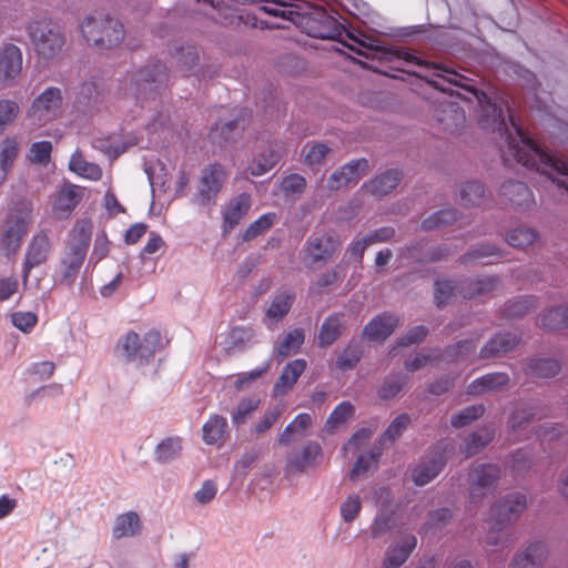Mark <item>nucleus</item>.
Wrapping results in <instances>:
<instances>
[{
    "label": "nucleus",
    "mask_w": 568,
    "mask_h": 568,
    "mask_svg": "<svg viewBox=\"0 0 568 568\" xmlns=\"http://www.w3.org/2000/svg\"><path fill=\"white\" fill-rule=\"evenodd\" d=\"M514 133L510 132L504 110L496 104L484 108L479 124L483 129L497 131L505 140L501 146V158L506 164L511 161L534 169L547 175L559 187L568 192V162L556 158L540 149L527 132L516 123L515 116L509 114Z\"/></svg>",
    "instance_id": "obj_1"
},
{
    "label": "nucleus",
    "mask_w": 568,
    "mask_h": 568,
    "mask_svg": "<svg viewBox=\"0 0 568 568\" xmlns=\"http://www.w3.org/2000/svg\"><path fill=\"white\" fill-rule=\"evenodd\" d=\"M162 335L156 329H150L143 337L130 331L115 345V354L126 363L138 362L140 365H146L160 349Z\"/></svg>",
    "instance_id": "obj_2"
},
{
    "label": "nucleus",
    "mask_w": 568,
    "mask_h": 568,
    "mask_svg": "<svg viewBox=\"0 0 568 568\" xmlns=\"http://www.w3.org/2000/svg\"><path fill=\"white\" fill-rule=\"evenodd\" d=\"M81 32L85 41L100 50H109L124 38L123 24L108 16L88 17L81 24Z\"/></svg>",
    "instance_id": "obj_3"
},
{
    "label": "nucleus",
    "mask_w": 568,
    "mask_h": 568,
    "mask_svg": "<svg viewBox=\"0 0 568 568\" xmlns=\"http://www.w3.org/2000/svg\"><path fill=\"white\" fill-rule=\"evenodd\" d=\"M168 78L166 67L161 62H155L134 72L125 81V90H129L136 102H141L143 106L146 100L154 99L160 93L168 82Z\"/></svg>",
    "instance_id": "obj_4"
},
{
    "label": "nucleus",
    "mask_w": 568,
    "mask_h": 568,
    "mask_svg": "<svg viewBox=\"0 0 568 568\" xmlns=\"http://www.w3.org/2000/svg\"><path fill=\"white\" fill-rule=\"evenodd\" d=\"M527 507L526 495L514 493L500 499L490 508L489 532L487 544L499 545V531L507 525L516 521Z\"/></svg>",
    "instance_id": "obj_5"
},
{
    "label": "nucleus",
    "mask_w": 568,
    "mask_h": 568,
    "mask_svg": "<svg viewBox=\"0 0 568 568\" xmlns=\"http://www.w3.org/2000/svg\"><path fill=\"white\" fill-rule=\"evenodd\" d=\"M27 31L36 52L43 59L54 58L65 44L61 28L49 19L31 21Z\"/></svg>",
    "instance_id": "obj_6"
},
{
    "label": "nucleus",
    "mask_w": 568,
    "mask_h": 568,
    "mask_svg": "<svg viewBox=\"0 0 568 568\" xmlns=\"http://www.w3.org/2000/svg\"><path fill=\"white\" fill-rule=\"evenodd\" d=\"M317 14L320 17L316 22L317 26L312 28L308 32L310 36L318 39L337 40L356 54L364 55L366 58H369L371 54L364 51L365 49L368 51H382L379 48L368 47L364 41L347 31L343 24L326 12L321 11Z\"/></svg>",
    "instance_id": "obj_7"
},
{
    "label": "nucleus",
    "mask_w": 568,
    "mask_h": 568,
    "mask_svg": "<svg viewBox=\"0 0 568 568\" xmlns=\"http://www.w3.org/2000/svg\"><path fill=\"white\" fill-rule=\"evenodd\" d=\"M64 98L59 87H48L41 91L27 109L26 116L37 126H43L63 113Z\"/></svg>",
    "instance_id": "obj_8"
},
{
    "label": "nucleus",
    "mask_w": 568,
    "mask_h": 568,
    "mask_svg": "<svg viewBox=\"0 0 568 568\" xmlns=\"http://www.w3.org/2000/svg\"><path fill=\"white\" fill-rule=\"evenodd\" d=\"M32 220V209L24 205L17 212H11L6 220V229L0 236V247L7 256L14 255L28 232Z\"/></svg>",
    "instance_id": "obj_9"
},
{
    "label": "nucleus",
    "mask_w": 568,
    "mask_h": 568,
    "mask_svg": "<svg viewBox=\"0 0 568 568\" xmlns=\"http://www.w3.org/2000/svg\"><path fill=\"white\" fill-rule=\"evenodd\" d=\"M395 55L398 59H402L406 62L415 63L420 67H426L427 69H434L437 72L433 74V78L427 79V82L432 84L434 88L446 92L447 88L444 85V83L453 84L456 87H460L466 89L467 91L474 92L475 89L467 85L464 81L468 80L465 75L456 72L453 69H449L443 63H436V62H426L422 60L420 58L416 57L415 54L407 52L405 50H396Z\"/></svg>",
    "instance_id": "obj_10"
},
{
    "label": "nucleus",
    "mask_w": 568,
    "mask_h": 568,
    "mask_svg": "<svg viewBox=\"0 0 568 568\" xmlns=\"http://www.w3.org/2000/svg\"><path fill=\"white\" fill-rule=\"evenodd\" d=\"M226 171L219 163L205 166L199 179L193 201L200 205L215 204L226 181Z\"/></svg>",
    "instance_id": "obj_11"
},
{
    "label": "nucleus",
    "mask_w": 568,
    "mask_h": 568,
    "mask_svg": "<svg viewBox=\"0 0 568 568\" xmlns=\"http://www.w3.org/2000/svg\"><path fill=\"white\" fill-rule=\"evenodd\" d=\"M51 253V241L45 230L34 233L28 244L23 264H22V282L26 285L29 281L31 271L44 264Z\"/></svg>",
    "instance_id": "obj_12"
},
{
    "label": "nucleus",
    "mask_w": 568,
    "mask_h": 568,
    "mask_svg": "<svg viewBox=\"0 0 568 568\" xmlns=\"http://www.w3.org/2000/svg\"><path fill=\"white\" fill-rule=\"evenodd\" d=\"M499 477L500 468L497 465L479 464L474 466L469 474L470 501L475 503L486 493L493 490Z\"/></svg>",
    "instance_id": "obj_13"
},
{
    "label": "nucleus",
    "mask_w": 568,
    "mask_h": 568,
    "mask_svg": "<svg viewBox=\"0 0 568 568\" xmlns=\"http://www.w3.org/2000/svg\"><path fill=\"white\" fill-rule=\"evenodd\" d=\"M22 51L12 43H6L0 48V83L11 87L22 71Z\"/></svg>",
    "instance_id": "obj_14"
},
{
    "label": "nucleus",
    "mask_w": 568,
    "mask_h": 568,
    "mask_svg": "<svg viewBox=\"0 0 568 568\" xmlns=\"http://www.w3.org/2000/svg\"><path fill=\"white\" fill-rule=\"evenodd\" d=\"M339 242L332 235H312L305 247V260L311 265L327 262L338 248Z\"/></svg>",
    "instance_id": "obj_15"
},
{
    "label": "nucleus",
    "mask_w": 568,
    "mask_h": 568,
    "mask_svg": "<svg viewBox=\"0 0 568 568\" xmlns=\"http://www.w3.org/2000/svg\"><path fill=\"white\" fill-rule=\"evenodd\" d=\"M82 191L78 185L65 183L57 192L52 211L57 219H68L82 199Z\"/></svg>",
    "instance_id": "obj_16"
},
{
    "label": "nucleus",
    "mask_w": 568,
    "mask_h": 568,
    "mask_svg": "<svg viewBox=\"0 0 568 568\" xmlns=\"http://www.w3.org/2000/svg\"><path fill=\"white\" fill-rule=\"evenodd\" d=\"M251 195L248 193H241L231 199L225 205L222 216V230L224 234L230 233L236 225L245 217L251 209Z\"/></svg>",
    "instance_id": "obj_17"
},
{
    "label": "nucleus",
    "mask_w": 568,
    "mask_h": 568,
    "mask_svg": "<svg viewBox=\"0 0 568 568\" xmlns=\"http://www.w3.org/2000/svg\"><path fill=\"white\" fill-rule=\"evenodd\" d=\"M368 166L366 159L351 161L331 174L327 180V187L329 190H339L349 183L356 182L367 171Z\"/></svg>",
    "instance_id": "obj_18"
},
{
    "label": "nucleus",
    "mask_w": 568,
    "mask_h": 568,
    "mask_svg": "<svg viewBox=\"0 0 568 568\" xmlns=\"http://www.w3.org/2000/svg\"><path fill=\"white\" fill-rule=\"evenodd\" d=\"M500 196L505 203L520 209L527 210L535 203L534 194L530 189L519 181H507L500 186Z\"/></svg>",
    "instance_id": "obj_19"
},
{
    "label": "nucleus",
    "mask_w": 568,
    "mask_h": 568,
    "mask_svg": "<svg viewBox=\"0 0 568 568\" xmlns=\"http://www.w3.org/2000/svg\"><path fill=\"white\" fill-rule=\"evenodd\" d=\"M307 362L304 358H296L288 362L273 386V396H284L292 390L300 376L305 372Z\"/></svg>",
    "instance_id": "obj_20"
},
{
    "label": "nucleus",
    "mask_w": 568,
    "mask_h": 568,
    "mask_svg": "<svg viewBox=\"0 0 568 568\" xmlns=\"http://www.w3.org/2000/svg\"><path fill=\"white\" fill-rule=\"evenodd\" d=\"M446 459L444 453L436 450L432 453L427 460L418 464L412 473L414 483L417 486H424L439 475L444 469Z\"/></svg>",
    "instance_id": "obj_21"
},
{
    "label": "nucleus",
    "mask_w": 568,
    "mask_h": 568,
    "mask_svg": "<svg viewBox=\"0 0 568 568\" xmlns=\"http://www.w3.org/2000/svg\"><path fill=\"white\" fill-rule=\"evenodd\" d=\"M85 257V253L64 245V251L60 258L61 281L63 283L72 285L75 282Z\"/></svg>",
    "instance_id": "obj_22"
},
{
    "label": "nucleus",
    "mask_w": 568,
    "mask_h": 568,
    "mask_svg": "<svg viewBox=\"0 0 568 568\" xmlns=\"http://www.w3.org/2000/svg\"><path fill=\"white\" fill-rule=\"evenodd\" d=\"M397 324L398 318L395 315L384 313L366 324L363 335L373 342L385 341L394 332Z\"/></svg>",
    "instance_id": "obj_23"
},
{
    "label": "nucleus",
    "mask_w": 568,
    "mask_h": 568,
    "mask_svg": "<svg viewBox=\"0 0 568 568\" xmlns=\"http://www.w3.org/2000/svg\"><path fill=\"white\" fill-rule=\"evenodd\" d=\"M93 232V222L89 217L78 220L69 231L65 245L88 254Z\"/></svg>",
    "instance_id": "obj_24"
},
{
    "label": "nucleus",
    "mask_w": 568,
    "mask_h": 568,
    "mask_svg": "<svg viewBox=\"0 0 568 568\" xmlns=\"http://www.w3.org/2000/svg\"><path fill=\"white\" fill-rule=\"evenodd\" d=\"M547 556L548 549L545 542H532L514 558L511 568H540Z\"/></svg>",
    "instance_id": "obj_25"
},
{
    "label": "nucleus",
    "mask_w": 568,
    "mask_h": 568,
    "mask_svg": "<svg viewBox=\"0 0 568 568\" xmlns=\"http://www.w3.org/2000/svg\"><path fill=\"white\" fill-rule=\"evenodd\" d=\"M403 178L397 169H390L377 175L375 179L364 183L363 189L375 196H383L393 191Z\"/></svg>",
    "instance_id": "obj_26"
},
{
    "label": "nucleus",
    "mask_w": 568,
    "mask_h": 568,
    "mask_svg": "<svg viewBox=\"0 0 568 568\" xmlns=\"http://www.w3.org/2000/svg\"><path fill=\"white\" fill-rule=\"evenodd\" d=\"M345 328L344 314L335 313L327 316L321 325L318 333V345L328 347L334 344Z\"/></svg>",
    "instance_id": "obj_27"
},
{
    "label": "nucleus",
    "mask_w": 568,
    "mask_h": 568,
    "mask_svg": "<svg viewBox=\"0 0 568 568\" xmlns=\"http://www.w3.org/2000/svg\"><path fill=\"white\" fill-rule=\"evenodd\" d=\"M518 342L517 335L513 333H498L485 344L479 356L480 358H490L504 355L511 351Z\"/></svg>",
    "instance_id": "obj_28"
},
{
    "label": "nucleus",
    "mask_w": 568,
    "mask_h": 568,
    "mask_svg": "<svg viewBox=\"0 0 568 568\" xmlns=\"http://www.w3.org/2000/svg\"><path fill=\"white\" fill-rule=\"evenodd\" d=\"M322 449L317 443L306 444L300 454H292L287 458L286 469L288 473H302L314 465Z\"/></svg>",
    "instance_id": "obj_29"
},
{
    "label": "nucleus",
    "mask_w": 568,
    "mask_h": 568,
    "mask_svg": "<svg viewBox=\"0 0 568 568\" xmlns=\"http://www.w3.org/2000/svg\"><path fill=\"white\" fill-rule=\"evenodd\" d=\"M202 438L207 445L221 446L227 437L226 418L220 415L211 416L202 427Z\"/></svg>",
    "instance_id": "obj_30"
},
{
    "label": "nucleus",
    "mask_w": 568,
    "mask_h": 568,
    "mask_svg": "<svg viewBox=\"0 0 568 568\" xmlns=\"http://www.w3.org/2000/svg\"><path fill=\"white\" fill-rule=\"evenodd\" d=\"M508 383V374L501 372L489 373L473 381L468 385L467 393L470 395H480L485 392L497 390Z\"/></svg>",
    "instance_id": "obj_31"
},
{
    "label": "nucleus",
    "mask_w": 568,
    "mask_h": 568,
    "mask_svg": "<svg viewBox=\"0 0 568 568\" xmlns=\"http://www.w3.org/2000/svg\"><path fill=\"white\" fill-rule=\"evenodd\" d=\"M497 283L498 278L495 276L466 280L458 285V293L464 298H474L491 292L497 286Z\"/></svg>",
    "instance_id": "obj_32"
},
{
    "label": "nucleus",
    "mask_w": 568,
    "mask_h": 568,
    "mask_svg": "<svg viewBox=\"0 0 568 568\" xmlns=\"http://www.w3.org/2000/svg\"><path fill=\"white\" fill-rule=\"evenodd\" d=\"M416 544L417 539L414 535L406 536L400 545L395 546L387 552L384 568H398L402 566L416 547Z\"/></svg>",
    "instance_id": "obj_33"
},
{
    "label": "nucleus",
    "mask_w": 568,
    "mask_h": 568,
    "mask_svg": "<svg viewBox=\"0 0 568 568\" xmlns=\"http://www.w3.org/2000/svg\"><path fill=\"white\" fill-rule=\"evenodd\" d=\"M305 341V333L303 328H294L290 331L278 342L276 347V357L282 362L292 354H296Z\"/></svg>",
    "instance_id": "obj_34"
},
{
    "label": "nucleus",
    "mask_w": 568,
    "mask_h": 568,
    "mask_svg": "<svg viewBox=\"0 0 568 568\" xmlns=\"http://www.w3.org/2000/svg\"><path fill=\"white\" fill-rule=\"evenodd\" d=\"M295 295L283 292L274 296L265 312V317L272 322L282 321L291 311Z\"/></svg>",
    "instance_id": "obj_35"
},
{
    "label": "nucleus",
    "mask_w": 568,
    "mask_h": 568,
    "mask_svg": "<svg viewBox=\"0 0 568 568\" xmlns=\"http://www.w3.org/2000/svg\"><path fill=\"white\" fill-rule=\"evenodd\" d=\"M141 529L140 517L135 511H128L116 517L113 537L116 539L136 535Z\"/></svg>",
    "instance_id": "obj_36"
},
{
    "label": "nucleus",
    "mask_w": 568,
    "mask_h": 568,
    "mask_svg": "<svg viewBox=\"0 0 568 568\" xmlns=\"http://www.w3.org/2000/svg\"><path fill=\"white\" fill-rule=\"evenodd\" d=\"M209 6L212 10L211 13L205 12L214 21L224 26L234 24L242 19V16L237 14L236 10L230 6L223 4L217 0H197Z\"/></svg>",
    "instance_id": "obj_37"
},
{
    "label": "nucleus",
    "mask_w": 568,
    "mask_h": 568,
    "mask_svg": "<svg viewBox=\"0 0 568 568\" xmlns=\"http://www.w3.org/2000/svg\"><path fill=\"white\" fill-rule=\"evenodd\" d=\"M312 425V417L307 413L298 414L281 433L278 443L281 445L290 444L295 436H304L306 429Z\"/></svg>",
    "instance_id": "obj_38"
},
{
    "label": "nucleus",
    "mask_w": 568,
    "mask_h": 568,
    "mask_svg": "<svg viewBox=\"0 0 568 568\" xmlns=\"http://www.w3.org/2000/svg\"><path fill=\"white\" fill-rule=\"evenodd\" d=\"M559 371V363L551 358L530 359L525 368L527 375L539 378L554 377Z\"/></svg>",
    "instance_id": "obj_39"
},
{
    "label": "nucleus",
    "mask_w": 568,
    "mask_h": 568,
    "mask_svg": "<svg viewBox=\"0 0 568 568\" xmlns=\"http://www.w3.org/2000/svg\"><path fill=\"white\" fill-rule=\"evenodd\" d=\"M19 141L16 136L8 135L2 140L0 150V169L7 174L13 166L19 155Z\"/></svg>",
    "instance_id": "obj_40"
},
{
    "label": "nucleus",
    "mask_w": 568,
    "mask_h": 568,
    "mask_svg": "<svg viewBox=\"0 0 568 568\" xmlns=\"http://www.w3.org/2000/svg\"><path fill=\"white\" fill-rule=\"evenodd\" d=\"M485 199V187L477 181H469L460 187V203L464 206L480 205Z\"/></svg>",
    "instance_id": "obj_41"
},
{
    "label": "nucleus",
    "mask_w": 568,
    "mask_h": 568,
    "mask_svg": "<svg viewBox=\"0 0 568 568\" xmlns=\"http://www.w3.org/2000/svg\"><path fill=\"white\" fill-rule=\"evenodd\" d=\"M260 9L265 13L281 17L290 21H295V18L305 16V13H300L296 10L297 6L288 3L286 0H273L271 4L262 6Z\"/></svg>",
    "instance_id": "obj_42"
},
{
    "label": "nucleus",
    "mask_w": 568,
    "mask_h": 568,
    "mask_svg": "<svg viewBox=\"0 0 568 568\" xmlns=\"http://www.w3.org/2000/svg\"><path fill=\"white\" fill-rule=\"evenodd\" d=\"M281 154L275 150H268L266 153H260L250 164L252 175H263L272 170L280 161Z\"/></svg>",
    "instance_id": "obj_43"
},
{
    "label": "nucleus",
    "mask_w": 568,
    "mask_h": 568,
    "mask_svg": "<svg viewBox=\"0 0 568 568\" xmlns=\"http://www.w3.org/2000/svg\"><path fill=\"white\" fill-rule=\"evenodd\" d=\"M276 214L273 212L265 213L261 215L257 220L252 222L243 232L242 240L245 242H250L261 234L265 233L270 230L275 223Z\"/></svg>",
    "instance_id": "obj_44"
},
{
    "label": "nucleus",
    "mask_w": 568,
    "mask_h": 568,
    "mask_svg": "<svg viewBox=\"0 0 568 568\" xmlns=\"http://www.w3.org/2000/svg\"><path fill=\"white\" fill-rule=\"evenodd\" d=\"M362 358V349L357 344H349L337 354L336 368L346 372L356 367Z\"/></svg>",
    "instance_id": "obj_45"
},
{
    "label": "nucleus",
    "mask_w": 568,
    "mask_h": 568,
    "mask_svg": "<svg viewBox=\"0 0 568 568\" xmlns=\"http://www.w3.org/2000/svg\"><path fill=\"white\" fill-rule=\"evenodd\" d=\"M536 307L537 300L534 296H524L509 302L503 313L506 318H519Z\"/></svg>",
    "instance_id": "obj_46"
},
{
    "label": "nucleus",
    "mask_w": 568,
    "mask_h": 568,
    "mask_svg": "<svg viewBox=\"0 0 568 568\" xmlns=\"http://www.w3.org/2000/svg\"><path fill=\"white\" fill-rule=\"evenodd\" d=\"M480 338L477 335L475 339H463L445 349L443 357L447 361L456 362L467 358L476 349V342Z\"/></svg>",
    "instance_id": "obj_47"
},
{
    "label": "nucleus",
    "mask_w": 568,
    "mask_h": 568,
    "mask_svg": "<svg viewBox=\"0 0 568 568\" xmlns=\"http://www.w3.org/2000/svg\"><path fill=\"white\" fill-rule=\"evenodd\" d=\"M354 410V406L349 402L339 403L325 423L326 430L333 433L339 425H343L353 416Z\"/></svg>",
    "instance_id": "obj_48"
},
{
    "label": "nucleus",
    "mask_w": 568,
    "mask_h": 568,
    "mask_svg": "<svg viewBox=\"0 0 568 568\" xmlns=\"http://www.w3.org/2000/svg\"><path fill=\"white\" fill-rule=\"evenodd\" d=\"M182 450V442L180 437H168L163 439L155 448V458L161 463H165L176 458Z\"/></svg>",
    "instance_id": "obj_49"
},
{
    "label": "nucleus",
    "mask_w": 568,
    "mask_h": 568,
    "mask_svg": "<svg viewBox=\"0 0 568 568\" xmlns=\"http://www.w3.org/2000/svg\"><path fill=\"white\" fill-rule=\"evenodd\" d=\"M456 219L457 212L455 209H445L435 212L429 217L425 219L422 222L420 227L424 231L436 230L452 224Z\"/></svg>",
    "instance_id": "obj_50"
},
{
    "label": "nucleus",
    "mask_w": 568,
    "mask_h": 568,
    "mask_svg": "<svg viewBox=\"0 0 568 568\" xmlns=\"http://www.w3.org/2000/svg\"><path fill=\"white\" fill-rule=\"evenodd\" d=\"M260 403L261 400L257 397L242 398L231 415L232 423L236 426L245 424L251 415L258 408Z\"/></svg>",
    "instance_id": "obj_51"
},
{
    "label": "nucleus",
    "mask_w": 568,
    "mask_h": 568,
    "mask_svg": "<svg viewBox=\"0 0 568 568\" xmlns=\"http://www.w3.org/2000/svg\"><path fill=\"white\" fill-rule=\"evenodd\" d=\"M21 113L19 103L11 99H0V134L13 124Z\"/></svg>",
    "instance_id": "obj_52"
},
{
    "label": "nucleus",
    "mask_w": 568,
    "mask_h": 568,
    "mask_svg": "<svg viewBox=\"0 0 568 568\" xmlns=\"http://www.w3.org/2000/svg\"><path fill=\"white\" fill-rule=\"evenodd\" d=\"M542 327L559 329L568 326V305L550 308L541 318Z\"/></svg>",
    "instance_id": "obj_53"
},
{
    "label": "nucleus",
    "mask_w": 568,
    "mask_h": 568,
    "mask_svg": "<svg viewBox=\"0 0 568 568\" xmlns=\"http://www.w3.org/2000/svg\"><path fill=\"white\" fill-rule=\"evenodd\" d=\"M382 453L381 450L371 452L368 455L357 457L349 473V478L356 480L359 476L365 475L369 469L376 468Z\"/></svg>",
    "instance_id": "obj_54"
},
{
    "label": "nucleus",
    "mask_w": 568,
    "mask_h": 568,
    "mask_svg": "<svg viewBox=\"0 0 568 568\" xmlns=\"http://www.w3.org/2000/svg\"><path fill=\"white\" fill-rule=\"evenodd\" d=\"M537 236L534 229L517 227L507 233L506 241L514 247L525 248L531 245L537 240Z\"/></svg>",
    "instance_id": "obj_55"
},
{
    "label": "nucleus",
    "mask_w": 568,
    "mask_h": 568,
    "mask_svg": "<svg viewBox=\"0 0 568 568\" xmlns=\"http://www.w3.org/2000/svg\"><path fill=\"white\" fill-rule=\"evenodd\" d=\"M537 412L534 407L517 408L509 418V427L513 433L527 429L535 419Z\"/></svg>",
    "instance_id": "obj_56"
},
{
    "label": "nucleus",
    "mask_w": 568,
    "mask_h": 568,
    "mask_svg": "<svg viewBox=\"0 0 568 568\" xmlns=\"http://www.w3.org/2000/svg\"><path fill=\"white\" fill-rule=\"evenodd\" d=\"M231 347L244 349L254 342L255 332L248 326H235L229 334Z\"/></svg>",
    "instance_id": "obj_57"
},
{
    "label": "nucleus",
    "mask_w": 568,
    "mask_h": 568,
    "mask_svg": "<svg viewBox=\"0 0 568 568\" xmlns=\"http://www.w3.org/2000/svg\"><path fill=\"white\" fill-rule=\"evenodd\" d=\"M406 383L407 377L403 375L386 377L377 390L378 397L382 399L394 398L400 393Z\"/></svg>",
    "instance_id": "obj_58"
},
{
    "label": "nucleus",
    "mask_w": 568,
    "mask_h": 568,
    "mask_svg": "<svg viewBox=\"0 0 568 568\" xmlns=\"http://www.w3.org/2000/svg\"><path fill=\"white\" fill-rule=\"evenodd\" d=\"M52 143L50 141H39L31 144L28 159L34 164L47 165L51 160Z\"/></svg>",
    "instance_id": "obj_59"
},
{
    "label": "nucleus",
    "mask_w": 568,
    "mask_h": 568,
    "mask_svg": "<svg viewBox=\"0 0 568 568\" xmlns=\"http://www.w3.org/2000/svg\"><path fill=\"white\" fill-rule=\"evenodd\" d=\"M493 432L485 430L484 433H471L468 435V437L465 439V446L463 448V452L467 456H473L477 454L481 448H484L491 439H493Z\"/></svg>",
    "instance_id": "obj_60"
},
{
    "label": "nucleus",
    "mask_w": 568,
    "mask_h": 568,
    "mask_svg": "<svg viewBox=\"0 0 568 568\" xmlns=\"http://www.w3.org/2000/svg\"><path fill=\"white\" fill-rule=\"evenodd\" d=\"M484 412L485 407L483 405L468 406L452 417V425L456 428L467 426L483 416Z\"/></svg>",
    "instance_id": "obj_61"
},
{
    "label": "nucleus",
    "mask_w": 568,
    "mask_h": 568,
    "mask_svg": "<svg viewBox=\"0 0 568 568\" xmlns=\"http://www.w3.org/2000/svg\"><path fill=\"white\" fill-rule=\"evenodd\" d=\"M412 419L409 417L408 414L406 413H403V414H399L390 424L389 426L387 427V429L384 432L383 436H382V440H388V442H394L395 439H397L398 437H400V435L403 434V432L408 427V425L410 424Z\"/></svg>",
    "instance_id": "obj_62"
},
{
    "label": "nucleus",
    "mask_w": 568,
    "mask_h": 568,
    "mask_svg": "<svg viewBox=\"0 0 568 568\" xmlns=\"http://www.w3.org/2000/svg\"><path fill=\"white\" fill-rule=\"evenodd\" d=\"M534 462L532 449L529 447H523L513 454L511 470L516 474L529 469Z\"/></svg>",
    "instance_id": "obj_63"
},
{
    "label": "nucleus",
    "mask_w": 568,
    "mask_h": 568,
    "mask_svg": "<svg viewBox=\"0 0 568 568\" xmlns=\"http://www.w3.org/2000/svg\"><path fill=\"white\" fill-rule=\"evenodd\" d=\"M175 58L182 70L192 71L199 62L196 48L193 45L181 47L175 52Z\"/></svg>",
    "instance_id": "obj_64"
}]
</instances>
